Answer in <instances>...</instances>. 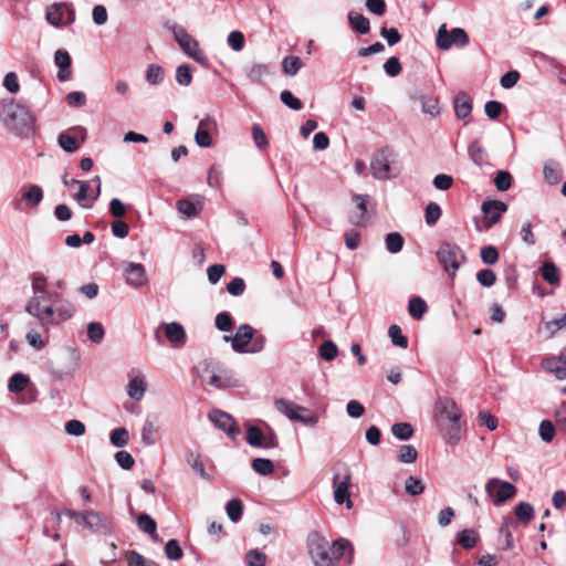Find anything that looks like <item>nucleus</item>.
I'll return each instance as SVG.
<instances>
[{"mask_svg":"<svg viewBox=\"0 0 566 566\" xmlns=\"http://www.w3.org/2000/svg\"><path fill=\"white\" fill-rule=\"evenodd\" d=\"M308 555L315 566H338V560L347 553V564L352 563L354 548L345 538L335 539L332 544L318 532L308 534Z\"/></svg>","mask_w":566,"mask_h":566,"instance_id":"obj_1","label":"nucleus"},{"mask_svg":"<svg viewBox=\"0 0 566 566\" xmlns=\"http://www.w3.org/2000/svg\"><path fill=\"white\" fill-rule=\"evenodd\" d=\"M461 411L451 398H439L436 402V421L443 438L450 444H457L461 439Z\"/></svg>","mask_w":566,"mask_h":566,"instance_id":"obj_2","label":"nucleus"},{"mask_svg":"<svg viewBox=\"0 0 566 566\" xmlns=\"http://www.w3.org/2000/svg\"><path fill=\"white\" fill-rule=\"evenodd\" d=\"M371 174L376 179L395 178L400 172L397 155L392 147L386 146L375 153L370 163Z\"/></svg>","mask_w":566,"mask_h":566,"instance_id":"obj_3","label":"nucleus"},{"mask_svg":"<svg viewBox=\"0 0 566 566\" xmlns=\"http://www.w3.org/2000/svg\"><path fill=\"white\" fill-rule=\"evenodd\" d=\"M3 111L4 123L10 129L19 134L31 129L34 117L29 108L19 103L11 102L4 106Z\"/></svg>","mask_w":566,"mask_h":566,"instance_id":"obj_4","label":"nucleus"},{"mask_svg":"<svg viewBox=\"0 0 566 566\" xmlns=\"http://www.w3.org/2000/svg\"><path fill=\"white\" fill-rule=\"evenodd\" d=\"M469 43L468 33L461 28H453L448 31L447 24H441L437 33V46L440 50L447 51L452 45L464 48Z\"/></svg>","mask_w":566,"mask_h":566,"instance_id":"obj_5","label":"nucleus"},{"mask_svg":"<svg viewBox=\"0 0 566 566\" xmlns=\"http://www.w3.org/2000/svg\"><path fill=\"white\" fill-rule=\"evenodd\" d=\"M437 258L446 272L453 276L461 264L463 254L457 244L443 242L437 251Z\"/></svg>","mask_w":566,"mask_h":566,"instance_id":"obj_6","label":"nucleus"},{"mask_svg":"<svg viewBox=\"0 0 566 566\" xmlns=\"http://www.w3.org/2000/svg\"><path fill=\"white\" fill-rule=\"evenodd\" d=\"M516 491L515 485L512 483L495 478L489 480L485 484V492L495 505H500L505 501L513 499Z\"/></svg>","mask_w":566,"mask_h":566,"instance_id":"obj_7","label":"nucleus"},{"mask_svg":"<svg viewBox=\"0 0 566 566\" xmlns=\"http://www.w3.org/2000/svg\"><path fill=\"white\" fill-rule=\"evenodd\" d=\"M174 34L176 41L178 42V44L180 45L185 53H187L190 57H192L200 64L207 63V57L199 50L198 41L190 34H188L185 29H175Z\"/></svg>","mask_w":566,"mask_h":566,"instance_id":"obj_8","label":"nucleus"},{"mask_svg":"<svg viewBox=\"0 0 566 566\" xmlns=\"http://www.w3.org/2000/svg\"><path fill=\"white\" fill-rule=\"evenodd\" d=\"M350 480H352V474L347 467H345L343 480H340L339 473H335L334 479H333L334 500L339 505L345 503L347 509L353 507V502L349 499V496H350V493H349Z\"/></svg>","mask_w":566,"mask_h":566,"instance_id":"obj_9","label":"nucleus"},{"mask_svg":"<svg viewBox=\"0 0 566 566\" xmlns=\"http://www.w3.org/2000/svg\"><path fill=\"white\" fill-rule=\"evenodd\" d=\"M218 132V124L214 117L206 116L199 122L195 134V142L198 146L207 148L212 146V136Z\"/></svg>","mask_w":566,"mask_h":566,"instance_id":"obj_10","label":"nucleus"},{"mask_svg":"<svg viewBox=\"0 0 566 566\" xmlns=\"http://www.w3.org/2000/svg\"><path fill=\"white\" fill-rule=\"evenodd\" d=\"M481 209L484 216V228L489 230L501 220L502 214L507 210V205L501 200H486Z\"/></svg>","mask_w":566,"mask_h":566,"instance_id":"obj_11","label":"nucleus"},{"mask_svg":"<svg viewBox=\"0 0 566 566\" xmlns=\"http://www.w3.org/2000/svg\"><path fill=\"white\" fill-rule=\"evenodd\" d=\"M209 418L216 427L226 432L231 439H234L240 433L235 420L229 413L221 410H213L210 412Z\"/></svg>","mask_w":566,"mask_h":566,"instance_id":"obj_12","label":"nucleus"},{"mask_svg":"<svg viewBox=\"0 0 566 566\" xmlns=\"http://www.w3.org/2000/svg\"><path fill=\"white\" fill-rule=\"evenodd\" d=\"M82 525L94 533L105 534L111 530V522L108 517L93 510L85 512Z\"/></svg>","mask_w":566,"mask_h":566,"instance_id":"obj_13","label":"nucleus"},{"mask_svg":"<svg viewBox=\"0 0 566 566\" xmlns=\"http://www.w3.org/2000/svg\"><path fill=\"white\" fill-rule=\"evenodd\" d=\"M71 132L75 135H71L70 133H62L59 136V145L61 148L67 153H74L80 148V143L76 137L80 136L81 142H85L86 130L83 127L76 126L71 128Z\"/></svg>","mask_w":566,"mask_h":566,"instance_id":"obj_14","label":"nucleus"},{"mask_svg":"<svg viewBox=\"0 0 566 566\" xmlns=\"http://www.w3.org/2000/svg\"><path fill=\"white\" fill-rule=\"evenodd\" d=\"M54 63L59 67L57 78L69 81L72 76V59L66 50L60 49L54 54Z\"/></svg>","mask_w":566,"mask_h":566,"instance_id":"obj_15","label":"nucleus"},{"mask_svg":"<svg viewBox=\"0 0 566 566\" xmlns=\"http://www.w3.org/2000/svg\"><path fill=\"white\" fill-rule=\"evenodd\" d=\"M254 335V329L248 325L243 324L239 326L234 337L232 338V348L238 353L245 352V347L250 344Z\"/></svg>","mask_w":566,"mask_h":566,"instance_id":"obj_16","label":"nucleus"},{"mask_svg":"<svg viewBox=\"0 0 566 566\" xmlns=\"http://www.w3.org/2000/svg\"><path fill=\"white\" fill-rule=\"evenodd\" d=\"M367 196L356 195L354 201L356 202V209L348 216V220L354 226H363L367 213Z\"/></svg>","mask_w":566,"mask_h":566,"instance_id":"obj_17","label":"nucleus"},{"mask_svg":"<svg viewBox=\"0 0 566 566\" xmlns=\"http://www.w3.org/2000/svg\"><path fill=\"white\" fill-rule=\"evenodd\" d=\"M202 378L205 381L216 388H227L231 385V377L224 370H209L203 371Z\"/></svg>","mask_w":566,"mask_h":566,"instance_id":"obj_18","label":"nucleus"},{"mask_svg":"<svg viewBox=\"0 0 566 566\" xmlns=\"http://www.w3.org/2000/svg\"><path fill=\"white\" fill-rule=\"evenodd\" d=\"M126 281L133 286H142L146 281V272L142 264L130 263L124 271Z\"/></svg>","mask_w":566,"mask_h":566,"instance_id":"obj_19","label":"nucleus"},{"mask_svg":"<svg viewBox=\"0 0 566 566\" xmlns=\"http://www.w3.org/2000/svg\"><path fill=\"white\" fill-rule=\"evenodd\" d=\"M165 335L168 340L176 347L181 346L186 342V333L179 323H169L164 325Z\"/></svg>","mask_w":566,"mask_h":566,"instance_id":"obj_20","label":"nucleus"},{"mask_svg":"<svg viewBox=\"0 0 566 566\" xmlns=\"http://www.w3.org/2000/svg\"><path fill=\"white\" fill-rule=\"evenodd\" d=\"M542 366L544 369L554 374L557 379H566V367L558 356H552L543 359Z\"/></svg>","mask_w":566,"mask_h":566,"instance_id":"obj_21","label":"nucleus"},{"mask_svg":"<svg viewBox=\"0 0 566 566\" xmlns=\"http://www.w3.org/2000/svg\"><path fill=\"white\" fill-rule=\"evenodd\" d=\"M455 115L459 119H465L470 117L472 112V102L467 94H459L454 98Z\"/></svg>","mask_w":566,"mask_h":566,"instance_id":"obj_22","label":"nucleus"},{"mask_svg":"<svg viewBox=\"0 0 566 566\" xmlns=\"http://www.w3.org/2000/svg\"><path fill=\"white\" fill-rule=\"evenodd\" d=\"M275 407L276 409L285 415L290 420L297 419L295 416L296 411L307 412V408L298 406L292 401H289L286 399L280 398L275 400Z\"/></svg>","mask_w":566,"mask_h":566,"instance_id":"obj_23","label":"nucleus"},{"mask_svg":"<svg viewBox=\"0 0 566 566\" xmlns=\"http://www.w3.org/2000/svg\"><path fill=\"white\" fill-rule=\"evenodd\" d=\"M468 153H469L470 158L478 166L488 165L489 155L478 140H474L470 144V146L468 148Z\"/></svg>","mask_w":566,"mask_h":566,"instance_id":"obj_24","label":"nucleus"},{"mask_svg":"<svg viewBox=\"0 0 566 566\" xmlns=\"http://www.w3.org/2000/svg\"><path fill=\"white\" fill-rule=\"evenodd\" d=\"M146 391V381L144 377L136 376L128 384L127 394L132 399L139 401Z\"/></svg>","mask_w":566,"mask_h":566,"instance_id":"obj_25","label":"nucleus"},{"mask_svg":"<svg viewBox=\"0 0 566 566\" xmlns=\"http://www.w3.org/2000/svg\"><path fill=\"white\" fill-rule=\"evenodd\" d=\"M348 21L352 29L359 34H366L370 30L369 20L360 13L350 12L348 14Z\"/></svg>","mask_w":566,"mask_h":566,"instance_id":"obj_26","label":"nucleus"},{"mask_svg":"<svg viewBox=\"0 0 566 566\" xmlns=\"http://www.w3.org/2000/svg\"><path fill=\"white\" fill-rule=\"evenodd\" d=\"M541 275L551 285H558L560 282L559 269L553 262L542 265Z\"/></svg>","mask_w":566,"mask_h":566,"instance_id":"obj_27","label":"nucleus"},{"mask_svg":"<svg viewBox=\"0 0 566 566\" xmlns=\"http://www.w3.org/2000/svg\"><path fill=\"white\" fill-rule=\"evenodd\" d=\"M137 525L140 531L150 535L154 539H157V524L151 516L146 513L140 514L137 517Z\"/></svg>","mask_w":566,"mask_h":566,"instance_id":"obj_28","label":"nucleus"},{"mask_svg":"<svg viewBox=\"0 0 566 566\" xmlns=\"http://www.w3.org/2000/svg\"><path fill=\"white\" fill-rule=\"evenodd\" d=\"M428 311L427 303L420 296H413L409 301L408 312L415 319H421Z\"/></svg>","mask_w":566,"mask_h":566,"instance_id":"obj_29","label":"nucleus"},{"mask_svg":"<svg viewBox=\"0 0 566 566\" xmlns=\"http://www.w3.org/2000/svg\"><path fill=\"white\" fill-rule=\"evenodd\" d=\"M479 541L478 533L472 528H465L462 532L459 533L457 542L460 546H462L464 549H471L473 548Z\"/></svg>","mask_w":566,"mask_h":566,"instance_id":"obj_30","label":"nucleus"},{"mask_svg":"<svg viewBox=\"0 0 566 566\" xmlns=\"http://www.w3.org/2000/svg\"><path fill=\"white\" fill-rule=\"evenodd\" d=\"M543 172L545 180L549 185L558 184L563 177L559 165L552 160L545 164Z\"/></svg>","mask_w":566,"mask_h":566,"instance_id":"obj_31","label":"nucleus"},{"mask_svg":"<svg viewBox=\"0 0 566 566\" xmlns=\"http://www.w3.org/2000/svg\"><path fill=\"white\" fill-rule=\"evenodd\" d=\"M43 191L36 186L32 185L22 193V200H25L29 206L36 207L42 201Z\"/></svg>","mask_w":566,"mask_h":566,"instance_id":"obj_32","label":"nucleus"},{"mask_svg":"<svg viewBox=\"0 0 566 566\" xmlns=\"http://www.w3.org/2000/svg\"><path fill=\"white\" fill-rule=\"evenodd\" d=\"M30 379L27 375L17 373L11 376L8 384V389L11 392H20L25 389Z\"/></svg>","mask_w":566,"mask_h":566,"instance_id":"obj_33","label":"nucleus"},{"mask_svg":"<svg viewBox=\"0 0 566 566\" xmlns=\"http://www.w3.org/2000/svg\"><path fill=\"white\" fill-rule=\"evenodd\" d=\"M128 566H159L156 562L145 558L135 551H129L125 555Z\"/></svg>","mask_w":566,"mask_h":566,"instance_id":"obj_34","label":"nucleus"},{"mask_svg":"<svg viewBox=\"0 0 566 566\" xmlns=\"http://www.w3.org/2000/svg\"><path fill=\"white\" fill-rule=\"evenodd\" d=\"M386 248L390 253H398L403 247V238L398 232H390L386 237Z\"/></svg>","mask_w":566,"mask_h":566,"instance_id":"obj_35","label":"nucleus"},{"mask_svg":"<svg viewBox=\"0 0 566 566\" xmlns=\"http://www.w3.org/2000/svg\"><path fill=\"white\" fill-rule=\"evenodd\" d=\"M516 518L521 523H528L534 517L533 506L526 502H521L515 507Z\"/></svg>","mask_w":566,"mask_h":566,"instance_id":"obj_36","label":"nucleus"},{"mask_svg":"<svg viewBox=\"0 0 566 566\" xmlns=\"http://www.w3.org/2000/svg\"><path fill=\"white\" fill-rule=\"evenodd\" d=\"M251 465L261 475H269L274 471V464L270 459L255 458L252 460Z\"/></svg>","mask_w":566,"mask_h":566,"instance_id":"obj_37","label":"nucleus"},{"mask_svg":"<svg viewBox=\"0 0 566 566\" xmlns=\"http://www.w3.org/2000/svg\"><path fill=\"white\" fill-rule=\"evenodd\" d=\"M388 335L395 346L403 349L408 347V338L402 335L400 326L396 324L391 325L388 329Z\"/></svg>","mask_w":566,"mask_h":566,"instance_id":"obj_38","label":"nucleus"},{"mask_svg":"<svg viewBox=\"0 0 566 566\" xmlns=\"http://www.w3.org/2000/svg\"><path fill=\"white\" fill-rule=\"evenodd\" d=\"M157 426L154 420L147 419L142 430V440L146 444L156 442Z\"/></svg>","mask_w":566,"mask_h":566,"instance_id":"obj_39","label":"nucleus"},{"mask_svg":"<svg viewBox=\"0 0 566 566\" xmlns=\"http://www.w3.org/2000/svg\"><path fill=\"white\" fill-rule=\"evenodd\" d=\"M392 434L399 440H408L413 434V428L408 422H398L391 427Z\"/></svg>","mask_w":566,"mask_h":566,"instance_id":"obj_40","label":"nucleus"},{"mask_svg":"<svg viewBox=\"0 0 566 566\" xmlns=\"http://www.w3.org/2000/svg\"><path fill=\"white\" fill-rule=\"evenodd\" d=\"M64 9L62 4L54 3L46 10V20L52 25H59L63 20Z\"/></svg>","mask_w":566,"mask_h":566,"instance_id":"obj_41","label":"nucleus"},{"mask_svg":"<svg viewBox=\"0 0 566 566\" xmlns=\"http://www.w3.org/2000/svg\"><path fill=\"white\" fill-rule=\"evenodd\" d=\"M264 434L259 427L251 426L247 431V442L252 447H263Z\"/></svg>","mask_w":566,"mask_h":566,"instance_id":"obj_42","label":"nucleus"},{"mask_svg":"<svg viewBox=\"0 0 566 566\" xmlns=\"http://www.w3.org/2000/svg\"><path fill=\"white\" fill-rule=\"evenodd\" d=\"M421 109L424 114L436 116L440 113L439 102L433 96H420Z\"/></svg>","mask_w":566,"mask_h":566,"instance_id":"obj_43","label":"nucleus"},{"mask_svg":"<svg viewBox=\"0 0 566 566\" xmlns=\"http://www.w3.org/2000/svg\"><path fill=\"white\" fill-rule=\"evenodd\" d=\"M302 66V61L298 56L290 55L283 59L282 67L285 74L295 75Z\"/></svg>","mask_w":566,"mask_h":566,"instance_id":"obj_44","label":"nucleus"},{"mask_svg":"<svg viewBox=\"0 0 566 566\" xmlns=\"http://www.w3.org/2000/svg\"><path fill=\"white\" fill-rule=\"evenodd\" d=\"M226 510H227V514H228L229 518L235 523L242 516L243 504L240 500L233 499L228 502Z\"/></svg>","mask_w":566,"mask_h":566,"instance_id":"obj_45","label":"nucleus"},{"mask_svg":"<svg viewBox=\"0 0 566 566\" xmlns=\"http://www.w3.org/2000/svg\"><path fill=\"white\" fill-rule=\"evenodd\" d=\"M494 185L499 191H506L512 186V176L509 171L500 170L494 178Z\"/></svg>","mask_w":566,"mask_h":566,"instance_id":"obj_46","label":"nucleus"},{"mask_svg":"<svg viewBox=\"0 0 566 566\" xmlns=\"http://www.w3.org/2000/svg\"><path fill=\"white\" fill-rule=\"evenodd\" d=\"M177 209L181 214H184L188 218L198 216L199 211H200L192 201L187 200V199L178 200Z\"/></svg>","mask_w":566,"mask_h":566,"instance_id":"obj_47","label":"nucleus"},{"mask_svg":"<svg viewBox=\"0 0 566 566\" xmlns=\"http://www.w3.org/2000/svg\"><path fill=\"white\" fill-rule=\"evenodd\" d=\"M129 434L125 428H116L111 433V442L117 448L125 447L128 443Z\"/></svg>","mask_w":566,"mask_h":566,"instance_id":"obj_48","label":"nucleus"},{"mask_svg":"<svg viewBox=\"0 0 566 566\" xmlns=\"http://www.w3.org/2000/svg\"><path fill=\"white\" fill-rule=\"evenodd\" d=\"M337 353V346L332 340H326L319 346V356L327 361L335 359Z\"/></svg>","mask_w":566,"mask_h":566,"instance_id":"obj_49","label":"nucleus"},{"mask_svg":"<svg viewBox=\"0 0 566 566\" xmlns=\"http://www.w3.org/2000/svg\"><path fill=\"white\" fill-rule=\"evenodd\" d=\"M405 490L408 494L416 496L423 492L424 484L422 483V481L420 479L415 478V476H409L406 480Z\"/></svg>","mask_w":566,"mask_h":566,"instance_id":"obj_50","label":"nucleus"},{"mask_svg":"<svg viewBox=\"0 0 566 566\" xmlns=\"http://www.w3.org/2000/svg\"><path fill=\"white\" fill-rule=\"evenodd\" d=\"M165 554L171 560H178L182 557L184 552L177 539H169L165 546Z\"/></svg>","mask_w":566,"mask_h":566,"instance_id":"obj_51","label":"nucleus"},{"mask_svg":"<svg viewBox=\"0 0 566 566\" xmlns=\"http://www.w3.org/2000/svg\"><path fill=\"white\" fill-rule=\"evenodd\" d=\"M164 78V71L161 66L156 64L148 65L146 71V80L149 84L156 85L159 84Z\"/></svg>","mask_w":566,"mask_h":566,"instance_id":"obj_52","label":"nucleus"},{"mask_svg":"<svg viewBox=\"0 0 566 566\" xmlns=\"http://www.w3.org/2000/svg\"><path fill=\"white\" fill-rule=\"evenodd\" d=\"M418 452L413 446L403 444L400 447L398 459L403 463H412L417 460Z\"/></svg>","mask_w":566,"mask_h":566,"instance_id":"obj_53","label":"nucleus"},{"mask_svg":"<svg viewBox=\"0 0 566 566\" xmlns=\"http://www.w3.org/2000/svg\"><path fill=\"white\" fill-rule=\"evenodd\" d=\"M441 217V208L436 202H430L426 207L424 218L429 226H433Z\"/></svg>","mask_w":566,"mask_h":566,"instance_id":"obj_54","label":"nucleus"},{"mask_svg":"<svg viewBox=\"0 0 566 566\" xmlns=\"http://www.w3.org/2000/svg\"><path fill=\"white\" fill-rule=\"evenodd\" d=\"M187 463L192 468V470L202 478H208L205 465L202 463L201 457L196 453H189L187 457Z\"/></svg>","mask_w":566,"mask_h":566,"instance_id":"obj_55","label":"nucleus"},{"mask_svg":"<svg viewBox=\"0 0 566 566\" xmlns=\"http://www.w3.org/2000/svg\"><path fill=\"white\" fill-rule=\"evenodd\" d=\"M233 319L228 312L219 313L216 316V327L221 332H230L233 328Z\"/></svg>","mask_w":566,"mask_h":566,"instance_id":"obj_56","label":"nucleus"},{"mask_svg":"<svg viewBox=\"0 0 566 566\" xmlns=\"http://www.w3.org/2000/svg\"><path fill=\"white\" fill-rule=\"evenodd\" d=\"M245 560L249 566H265L266 555L258 549H250Z\"/></svg>","mask_w":566,"mask_h":566,"instance_id":"obj_57","label":"nucleus"},{"mask_svg":"<svg viewBox=\"0 0 566 566\" xmlns=\"http://www.w3.org/2000/svg\"><path fill=\"white\" fill-rule=\"evenodd\" d=\"M480 256L488 265L495 264L499 260V252L495 247L486 245L481 249Z\"/></svg>","mask_w":566,"mask_h":566,"instance_id":"obj_58","label":"nucleus"},{"mask_svg":"<svg viewBox=\"0 0 566 566\" xmlns=\"http://www.w3.org/2000/svg\"><path fill=\"white\" fill-rule=\"evenodd\" d=\"M280 98L284 105L287 107L298 111L303 107V104L300 98L295 97L292 92L284 90L281 92Z\"/></svg>","mask_w":566,"mask_h":566,"instance_id":"obj_59","label":"nucleus"},{"mask_svg":"<svg viewBox=\"0 0 566 566\" xmlns=\"http://www.w3.org/2000/svg\"><path fill=\"white\" fill-rule=\"evenodd\" d=\"M252 138L259 149H264L269 145L268 137L260 125L252 126Z\"/></svg>","mask_w":566,"mask_h":566,"instance_id":"obj_60","label":"nucleus"},{"mask_svg":"<svg viewBox=\"0 0 566 566\" xmlns=\"http://www.w3.org/2000/svg\"><path fill=\"white\" fill-rule=\"evenodd\" d=\"M476 280L481 285L490 287L495 283L496 274L491 269H483L478 272Z\"/></svg>","mask_w":566,"mask_h":566,"instance_id":"obj_61","label":"nucleus"},{"mask_svg":"<svg viewBox=\"0 0 566 566\" xmlns=\"http://www.w3.org/2000/svg\"><path fill=\"white\" fill-rule=\"evenodd\" d=\"M88 338L94 343H101L104 337V327L102 324L92 322L87 326Z\"/></svg>","mask_w":566,"mask_h":566,"instance_id":"obj_62","label":"nucleus"},{"mask_svg":"<svg viewBox=\"0 0 566 566\" xmlns=\"http://www.w3.org/2000/svg\"><path fill=\"white\" fill-rule=\"evenodd\" d=\"M539 436L543 441L551 442L555 437V427L552 421L543 420L539 424Z\"/></svg>","mask_w":566,"mask_h":566,"instance_id":"obj_63","label":"nucleus"},{"mask_svg":"<svg viewBox=\"0 0 566 566\" xmlns=\"http://www.w3.org/2000/svg\"><path fill=\"white\" fill-rule=\"evenodd\" d=\"M504 109V105L497 101H489L484 106L486 116L491 119H496Z\"/></svg>","mask_w":566,"mask_h":566,"instance_id":"obj_64","label":"nucleus"}]
</instances>
